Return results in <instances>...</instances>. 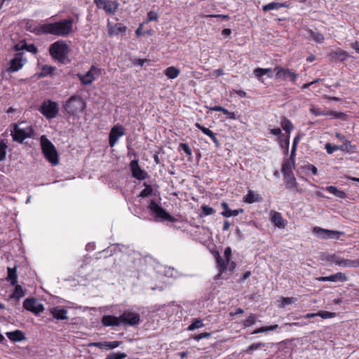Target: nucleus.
Wrapping results in <instances>:
<instances>
[{"label":"nucleus","mask_w":359,"mask_h":359,"mask_svg":"<svg viewBox=\"0 0 359 359\" xmlns=\"http://www.w3.org/2000/svg\"><path fill=\"white\" fill-rule=\"evenodd\" d=\"M65 111L72 116H76L86 108V104L80 95H72L63 105Z\"/></svg>","instance_id":"nucleus-1"},{"label":"nucleus","mask_w":359,"mask_h":359,"mask_svg":"<svg viewBox=\"0 0 359 359\" xmlns=\"http://www.w3.org/2000/svg\"><path fill=\"white\" fill-rule=\"evenodd\" d=\"M48 51L53 59L60 63L65 64L69 48L65 41L59 40L53 43L49 46Z\"/></svg>","instance_id":"nucleus-2"},{"label":"nucleus","mask_w":359,"mask_h":359,"mask_svg":"<svg viewBox=\"0 0 359 359\" xmlns=\"http://www.w3.org/2000/svg\"><path fill=\"white\" fill-rule=\"evenodd\" d=\"M42 153L45 158L53 165L58 164V154L54 144L46 137L42 135L40 138Z\"/></svg>","instance_id":"nucleus-3"},{"label":"nucleus","mask_w":359,"mask_h":359,"mask_svg":"<svg viewBox=\"0 0 359 359\" xmlns=\"http://www.w3.org/2000/svg\"><path fill=\"white\" fill-rule=\"evenodd\" d=\"M22 123H14L11 125V129L13 140L19 143H22L26 138L32 137L34 134V129L32 126L21 127Z\"/></svg>","instance_id":"nucleus-4"},{"label":"nucleus","mask_w":359,"mask_h":359,"mask_svg":"<svg viewBox=\"0 0 359 359\" xmlns=\"http://www.w3.org/2000/svg\"><path fill=\"white\" fill-rule=\"evenodd\" d=\"M73 18H67L52 22V35L67 36L74 32Z\"/></svg>","instance_id":"nucleus-5"},{"label":"nucleus","mask_w":359,"mask_h":359,"mask_svg":"<svg viewBox=\"0 0 359 359\" xmlns=\"http://www.w3.org/2000/svg\"><path fill=\"white\" fill-rule=\"evenodd\" d=\"M148 208L151 214L155 215L156 222L169 221L174 222L176 221L175 218L159 205L156 200H151Z\"/></svg>","instance_id":"nucleus-6"},{"label":"nucleus","mask_w":359,"mask_h":359,"mask_svg":"<svg viewBox=\"0 0 359 359\" xmlns=\"http://www.w3.org/2000/svg\"><path fill=\"white\" fill-rule=\"evenodd\" d=\"M38 110L46 119L50 120L57 116L59 113V105L55 101L46 100L41 103Z\"/></svg>","instance_id":"nucleus-7"},{"label":"nucleus","mask_w":359,"mask_h":359,"mask_svg":"<svg viewBox=\"0 0 359 359\" xmlns=\"http://www.w3.org/2000/svg\"><path fill=\"white\" fill-rule=\"evenodd\" d=\"M276 71L275 77L280 81H290L292 83L295 84L299 74L294 72L292 69L289 68L283 67L281 66H276L274 67Z\"/></svg>","instance_id":"nucleus-8"},{"label":"nucleus","mask_w":359,"mask_h":359,"mask_svg":"<svg viewBox=\"0 0 359 359\" xmlns=\"http://www.w3.org/2000/svg\"><path fill=\"white\" fill-rule=\"evenodd\" d=\"M119 317L121 324L126 325L135 326L140 323V314L130 309L124 311Z\"/></svg>","instance_id":"nucleus-9"},{"label":"nucleus","mask_w":359,"mask_h":359,"mask_svg":"<svg viewBox=\"0 0 359 359\" xmlns=\"http://www.w3.org/2000/svg\"><path fill=\"white\" fill-rule=\"evenodd\" d=\"M26 62L27 59L24 57V53H17L11 60L10 66L6 68V71L10 73L18 72L23 67Z\"/></svg>","instance_id":"nucleus-10"},{"label":"nucleus","mask_w":359,"mask_h":359,"mask_svg":"<svg viewBox=\"0 0 359 359\" xmlns=\"http://www.w3.org/2000/svg\"><path fill=\"white\" fill-rule=\"evenodd\" d=\"M101 74V69L93 65L84 75L79 74L80 81L83 85H90Z\"/></svg>","instance_id":"nucleus-11"},{"label":"nucleus","mask_w":359,"mask_h":359,"mask_svg":"<svg viewBox=\"0 0 359 359\" xmlns=\"http://www.w3.org/2000/svg\"><path fill=\"white\" fill-rule=\"evenodd\" d=\"M313 233H315L318 238L321 239H327V238H339L341 235L343 234V232L335 231V230H329L323 229L319 226H314L313 228Z\"/></svg>","instance_id":"nucleus-12"},{"label":"nucleus","mask_w":359,"mask_h":359,"mask_svg":"<svg viewBox=\"0 0 359 359\" xmlns=\"http://www.w3.org/2000/svg\"><path fill=\"white\" fill-rule=\"evenodd\" d=\"M125 128L120 124L114 126L109 134V145L113 147L117 143L118 139L125 135Z\"/></svg>","instance_id":"nucleus-13"},{"label":"nucleus","mask_w":359,"mask_h":359,"mask_svg":"<svg viewBox=\"0 0 359 359\" xmlns=\"http://www.w3.org/2000/svg\"><path fill=\"white\" fill-rule=\"evenodd\" d=\"M23 307L27 311L34 313L35 315H39L44 311V306L42 304L39 303L35 298H27L23 302Z\"/></svg>","instance_id":"nucleus-14"},{"label":"nucleus","mask_w":359,"mask_h":359,"mask_svg":"<svg viewBox=\"0 0 359 359\" xmlns=\"http://www.w3.org/2000/svg\"><path fill=\"white\" fill-rule=\"evenodd\" d=\"M130 169L132 176L138 180H144L148 176L147 172L140 168L138 159L131 161L130 163Z\"/></svg>","instance_id":"nucleus-15"},{"label":"nucleus","mask_w":359,"mask_h":359,"mask_svg":"<svg viewBox=\"0 0 359 359\" xmlns=\"http://www.w3.org/2000/svg\"><path fill=\"white\" fill-rule=\"evenodd\" d=\"M316 280L320 282H346L348 280V277L346 275L341 272H338L337 273L330 275L329 276H320L316 278Z\"/></svg>","instance_id":"nucleus-16"},{"label":"nucleus","mask_w":359,"mask_h":359,"mask_svg":"<svg viewBox=\"0 0 359 359\" xmlns=\"http://www.w3.org/2000/svg\"><path fill=\"white\" fill-rule=\"evenodd\" d=\"M271 215V222L273 224V225L279 229H284L287 222L286 219H284L281 213L279 212H276L274 210H271L270 212Z\"/></svg>","instance_id":"nucleus-17"},{"label":"nucleus","mask_w":359,"mask_h":359,"mask_svg":"<svg viewBox=\"0 0 359 359\" xmlns=\"http://www.w3.org/2000/svg\"><path fill=\"white\" fill-rule=\"evenodd\" d=\"M50 313L54 318L57 320H63L68 319V311L62 306H57L50 309Z\"/></svg>","instance_id":"nucleus-18"},{"label":"nucleus","mask_w":359,"mask_h":359,"mask_svg":"<svg viewBox=\"0 0 359 359\" xmlns=\"http://www.w3.org/2000/svg\"><path fill=\"white\" fill-rule=\"evenodd\" d=\"M284 180L286 189L299 193L302 192V189L299 188V184L297 183L294 174L284 176Z\"/></svg>","instance_id":"nucleus-19"},{"label":"nucleus","mask_w":359,"mask_h":359,"mask_svg":"<svg viewBox=\"0 0 359 359\" xmlns=\"http://www.w3.org/2000/svg\"><path fill=\"white\" fill-rule=\"evenodd\" d=\"M15 51L26 50L27 51L36 55L38 53V48L34 43L27 44L25 40L20 41L13 46Z\"/></svg>","instance_id":"nucleus-20"},{"label":"nucleus","mask_w":359,"mask_h":359,"mask_svg":"<svg viewBox=\"0 0 359 359\" xmlns=\"http://www.w3.org/2000/svg\"><path fill=\"white\" fill-rule=\"evenodd\" d=\"M102 324L105 327H118L121 325L120 317H116L111 315H106L102 318Z\"/></svg>","instance_id":"nucleus-21"},{"label":"nucleus","mask_w":359,"mask_h":359,"mask_svg":"<svg viewBox=\"0 0 359 359\" xmlns=\"http://www.w3.org/2000/svg\"><path fill=\"white\" fill-rule=\"evenodd\" d=\"M195 126L198 129H199L203 134L208 136L212 140V142L215 143L216 147L218 148L220 147V143H219V140L217 139L215 133H214L209 128L202 126L199 123H196Z\"/></svg>","instance_id":"nucleus-22"},{"label":"nucleus","mask_w":359,"mask_h":359,"mask_svg":"<svg viewBox=\"0 0 359 359\" xmlns=\"http://www.w3.org/2000/svg\"><path fill=\"white\" fill-rule=\"evenodd\" d=\"M306 31L308 34V39L314 41L318 43H323L325 41V37L323 34L314 31L310 28H306Z\"/></svg>","instance_id":"nucleus-23"},{"label":"nucleus","mask_w":359,"mask_h":359,"mask_svg":"<svg viewBox=\"0 0 359 359\" xmlns=\"http://www.w3.org/2000/svg\"><path fill=\"white\" fill-rule=\"evenodd\" d=\"M330 56L332 61L344 62L349 57L348 53L344 50H337L330 53Z\"/></svg>","instance_id":"nucleus-24"},{"label":"nucleus","mask_w":359,"mask_h":359,"mask_svg":"<svg viewBox=\"0 0 359 359\" xmlns=\"http://www.w3.org/2000/svg\"><path fill=\"white\" fill-rule=\"evenodd\" d=\"M35 34L38 36L52 34V22L37 25V30H35Z\"/></svg>","instance_id":"nucleus-25"},{"label":"nucleus","mask_w":359,"mask_h":359,"mask_svg":"<svg viewBox=\"0 0 359 359\" xmlns=\"http://www.w3.org/2000/svg\"><path fill=\"white\" fill-rule=\"evenodd\" d=\"M337 265L343 267L356 268L359 266V259H348L339 257Z\"/></svg>","instance_id":"nucleus-26"},{"label":"nucleus","mask_w":359,"mask_h":359,"mask_svg":"<svg viewBox=\"0 0 359 359\" xmlns=\"http://www.w3.org/2000/svg\"><path fill=\"white\" fill-rule=\"evenodd\" d=\"M119 3L117 0L107 1V4L102 6L106 13L114 15L118 10Z\"/></svg>","instance_id":"nucleus-27"},{"label":"nucleus","mask_w":359,"mask_h":359,"mask_svg":"<svg viewBox=\"0 0 359 359\" xmlns=\"http://www.w3.org/2000/svg\"><path fill=\"white\" fill-rule=\"evenodd\" d=\"M7 337L13 342H18L25 339V334L22 331L17 330L13 332L6 333Z\"/></svg>","instance_id":"nucleus-28"},{"label":"nucleus","mask_w":359,"mask_h":359,"mask_svg":"<svg viewBox=\"0 0 359 359\" xmlns=\"http://www.w3.org/2000/svg\"><path fill=\"white\" fill-rule=\"evenodd\" d=\"M7 271L6 280L9 281L11 285H15L18 283L17 267H8Z\"/></svg>","instance_id":"nucleus-29"},{"label":"nucleus","mask_w":359,"mask_h":359,"mask_svg":"<svg viewBox=\"0 0 359 359\" xmlns=\"http://www.w3.org/2000/svg\"><path fill=\"white\" fill-rule=\"evenodd\" d=\"M288 5L286 3H279L276 1H272L269 4L264 5L262 6V11L264 12L271 10H278L281 8H287Z\"/></svg>","instance_id":"nucleus-30"},{"label":"nucleus","mask_w":359,"mask_h":359,"mask_svg":"<svg viewBox=\"0 0 359 359\" xmlns=\"http://www.w3.org/2000/svg\"><path fill=\"white\" fill-rule=\"evenodd\" d=\"M280 126L282 128L285 130V135H289L290 136V133L294 128L292 123L285 116L281 117Z\"/></svg>","instance_id":"nucleus-31"},{"label":"nucleus","mask_w":359,"mask_h":359,"mask_svg":"<svg viewBox=\"0 0 359 359\" xmlns=\"http://www.w3.org/2000/svg\"><path fill=\"white\" fill-rule=\"evenodd\" d=\"M294 167V165L292 163V161H290V160L285 159L283 162L281 168V172H283V176L294 174L292 171V168Z\"/></svg>","instance_id":"nucleus-32"},{"label":"nucleus","mask_w":359,"mask_h":359,"mask_svg":"<svg viewBox=\"0 0 359 359\" xmlns=\"http://www.w3.org/2000/svg\"><path fill=\"white\" fill-rule=\"evenodd\" d=\"M216 262L219 268V274L217 277L220 276L224 271L227 270L226 259H224L219 253L215 257Z\"/></svg>","instance_id":"nucleus-33"},{"label":"nucleus","mask_w":359,"mask_h":359,"mask_svg":"<svg viewBox=\"0 0 359 359\" xmlns=\"http://www.w3.org/2000/svg\"><path fill=\"white\" fill-rule=\"evenodd\" d=\"M261 200L262 197L259 194H255L252 190L248 191L247 195L244 196V201L249 204L259 202Z\"/></svg>","instance_id":"nucleus-34"},{"label":"nucleus","mask_w":359,"mask_h":359,"mask_svg":"<svg viewBox=\"0 0 359 359\" xmlns=\"http://www.w3.org/2000/svg\"><path fill=\"white\" fill-rule=\"evenodd\" d=\"M326 190L339 198L344 199L346 198V194L334 186H328L326 187Z\"/></svg>","instance_id":"nucleus-35"},{"label":"nucleus","mask_w":359,"mask_h":359,"mask_svg":"<svg viewBox=\"0 0 359 359\" xmlns=\"http://www.w3.org/2000/svg\"><path fill=\"white\" fill-rule=\"evenodd\" d=\"M13 293L11 295V299H20L25 295L26 291L24 290L21 285L16 284Z\"/></svg>","instance_id":"nucleus-36"},{"label":"nucleus","mask_w":359,"mask_h":359,"mask_svg":"<svg viewBox=\"0 0 359 359\" xmlns=\"http://www.w3.org/2000/svg\"><path fill=\"white\" fill-rule=\"evenodd\" d=\"M273 345H274L273 343H269V344L261 343V342L253 343L248 347L247 352L248 353H252L254 351H256L257 349H259V348H262L264 347H267V348L271 347Z\"/></svg>","instance_id":"nucleus-37"},{"label":"nucleus","mask_w":359,"mask_h":359,"mask_svg":"<svg viewBox=\"0 0 359 359\" xmlns=\"http://www.w3.org/2000/svg\"><path fill=\"white\" fill-rule=\"evenodd\" d=\"M127 30V27L123 25L121 23H116L114 27H111L109 30V34H118L121 33H124Z\"/></svg>","instance_id":"nucleus-38"},{"label":"nucleus","mask_w":359,"mask_h":359,"mask_svg":"<svg viewBox=\"0 0 359 359\" xmlns=\"http://www.w3.org/2000/svg\"><path fill=\"white\" fill-rule=\"evenodd\" d=\"M55 70V67L47 65H44L41 67V72L39 73V77H46L49 75H51L54 71Z\"/></svg>","instance_id":"nucleus-39"},{"label":"nucleus","mask_w":359,"mask_h":359,"mask_svg":"<svg viewBox=\"0 0 359 359\" xmlns=\"http://www.w3.org/2000/svg\"><path fill=\"white\" fill-rule=\"evenodd\" d=\"M180 73V69L175 67H169L165 70V76L170 79L177 78Z\"/></svg>","instance_id":"nucleus-40"},{"label":"nucleus","mask_w":359,"mask_h":359,"mask_svg":"<svg viewBox=\"0 0 359 359\" xmlns=\"http://www.w3.org/2000/svg\"><path fill=\"white\" fill-rule=\"evenodd\" d=\"M203 326L204 324L203 323L202 320H201L200 318H194L193 319L191 323L187 327V330L193 331L196 329L203 327Z\"/></svg>","instance_id":"nucleus-41"},{"label":"nucleus","mask_w":359,"mask_h":359,"mask_svg":"<svg viewBox=\"0 0 359 359\" xmlns=\"http://www.w3.org/2000/svg\"><path fill=\"white\" fill-rule=\"evenodd\" d=\"M280 147L282 149L285 148H289L290 146V136L289 135H285L283 136V138H277L276 139Z\"/></svg>","instance_id":"nucleus-42"},{"label":"nucleus","mask_w":359,"mask_h":359,"mask_svg":"<svg viewBox=\"0 0 359 359\" xmlns=\"http://www.w3.org/2000/svg\"><path fill=\"white\" fill-rule=\"evenodd\" d=\"M88 346L97 347L100 349L111 350L110 346H109V341L91 342L88 344Z\"/></svg>","instance_id":"nucleus-43"},{"label":"nucleus","mask_w":359,"mask_h":359,"mask_svg":"<svg viewBox=\"0 0 359 359\" xmlns=\"http://www.w3.org/2000/svg\"><path fill=\"white\" fill-rule=\"evenodd\" d=\"M144 189H142L140 193V196L142 198H146L150 196L153 192L152 187L147 184V182L144 183Z\"/></svg>","instance_id":"nucleus-44"},{"label":"nucleus","mask_w":359,"mask_h":359,"mask_svg":"<svg viewBox=\"0 0 359 359\" xmlns=\"http://www.w3.org/2000/svg\"><path fill=\"white\" fill-rule=\"evenodd\" d=\"M339 150L341 151H346V152H353L354 151V149H355V146H353L351 144V142L347 140H345L344 142L343 143V144L340 145L339 147Z\"/></svg>","instance_id":"nucleus-45"},{"label":"nucleus","mask_w":359,"mask_h":359,"mask_svg":"<svg viewBox=\"0 0 359 359\" xmlns=\"http://www.w3.org/2000/svg\"><path fill=\"white\" fill-rule=\"evenodd\" d=\"M127 354L123 352H111L104 359H125Z\"/></svg>","instance_id":"nucleus-46"},{"label":"nucleus","mask_w":359,"mask_h":359,"mask_svg":"<svg viewBox=\"0 0 359 359\" xmlns=\"http://www.w3.org/2000/svg\"><path fill=\"white\" fill-rule=\"evenodd\" d=\"M326 116H332L334 118H344L346 115L343 112L327 110L326 111Z\"/></svg>","instance_id":"nucleus-47"},{"label":"nucleus","mask_w":359,"mask_h":359,"mask_svg":"<svg viewBox=\"0 0 359 359\" xmlns=\"http://www.w3.org/2000/svg\"><path fill=\"white\" fill-rule=\"evenodd\" d=\"M221 206L223 209V211L221 212V215L223 216V217H230L231 215H229V213H231L232 212V210H231L229 208V205L226 202H222L221 203Z\"/></svg>","instance_id":"nucleus-48"},{"label":"nucleus","mask_w":359,"mask_h":359,"mask_svg":"<svg viewBox=\"0 0 359 359\" xmlns=\"http://www.w3.org/2000/svg\"><path fill=\"white\" fill-rule=\"evenodd\" d=\"M318 316L323 319L334 318L337 313L334 312H330L327 311H320L318 312Z\"/></svg>","instance_id":"nucleus-49"},{"label":"nucleus","mask_w":359,"mask_h":359,"mask_svg":"<svg viewBox=\"0 0 359 359\" xmlns=\"http://www.w3.org/2000/svg\"><path fill=\"white\" fill-rule=\"evenodd\" d=\"M297 301L296 297H282L281 307H285L287 305L292 304Z\"/></svg>","instance_id":"nucleus-50"},{"label":"nucleus","mask_w":359,"mask_h":359,"mask_svg":"<svg viewBox=\"0 0 359 359\" xmlns=\"http://www.w3.org/2000/svg\"><path fill=\"white\" fill-rule=\"evenodd\" d=\"M201 211L203 216L210 215L215 212V210L214 208L206 205L201 206Z\"/></svg>","instance_id":"nucleus-51"},{"label":"nucleus","mask_w":359,"mask_h":359,"mask_svg":"<svg viewBox=\"0 0 359 359\" xmlns=\"http://www.w3.org/2000/svg\"><path fill=\"white\" fill-rule=\"evenodd\" d=\"M179 149L183 151L187 156L190 157L192 156L191 149L189 144L187 143H181L179 145Z\"/></svg>","instance_id":"nucleus-52"},{"label":"nucleus","mask_w":359,"mask_h":359,"mask_svg":"<svg viewBox=\"0 0 359 359\" xmlns=\"http://www.w3.org/2000/svg\"><path fill=\"white\" fill-rule=\"evenodd\" d=\"M309 110L314 116H326V111L321 110L319 107H311Z\"/></svg>","instance_id":"nucleus-53"},{"label":"nucleus","mask_w":359,"mask_h":359,"mask_svg":"<svg viewBox=\"0 0 359 359\" xmlns=\"http://www.w3.org/2000/svg\"><path fill=\"white\" fill-rule=\"evenodd\" d=\"M339 146H338V145H334V144H332L330 143H327L325 145V149H326V151L327 154H332L335 151L339 150Z\"/></svg>","instance_id":"nucleus-54"},{"label":"nucleus","mask_w":359,"mask_h":359,"mask_svg":"<svg viewBox=\"0 0 359 359\" xmlns=\"http://www.w3.org/2000/svg\"><path fill=\"white\" fill-rule=\"evenodd\" d=\"M7 145L3 141L0 142V161L6 158Z\"/></svg>","instance_id":"nucleus-55"},{"label":"nucleus","mask_w":359,"mask_h":359,"mask_svg":"<svg viewBox=\"0 0 359 359\" xmlns=\"http://www.w3.org/2000/svg\"><path fill=\"white\" fill-rule=\"evenodd\" d=\"M269 133L275 136H277V138H283V136L285 135V134L282 133L280 128L269 129Z\"/></svg>","instance_id":"nucleus-56"},{"label":"nucleus","mask_w":359,"mask_h":359,"mask_svg":"<svg viewBox=\"0 0 359 359\" xmlns=\"http://www.w3.org/2000/svg\"><path fill=\"white\" fill-rule=\"evenodd\" d=\"M253 74L258 79L259 81L263 82L262 81V76L265 75L264 74V68H256L253 71Z\"/></svg>","instance_id":"nucleus-57"},{"label":"nucleus","mask_w":359,"mask_h":359,"mask_svg":"<svg viewBox=\"0 0 359 359\" xmlns=\"http://www.w3.org/2000/svg\"><path fill=\"white\" fill-rule=\"evenodd\" d=\"M210 335L211 333L210 332H203L198 334H194L192 336V338L196 341H200L202 339L208 338L209 337H210Z\"/></svg>","instance_id":"nucleus-58"},{"label":"nucleus","mask_w":359,"mask_h":359,"mask_svg":"<svg viewBox=\"0 0 359 359\" xmlns=\"http://www.w3.org/2000/svg\"><path fill=\"white\" fill-rule=\"evenodd\" d=\"M255 317L253 315H250L244 321V325L245 327H250L255 323Z\"/></svg>","instance_id":"nucleus-59"},{"label":"nucleus","mask_w":359,"mask_h":359,"mask_svg":"<svg viewBox=\"0 0 359 359\" xmlns=\"http://www.w3.org/2000/svg\"><path fill=\"white\" fill-rule=\"evenodd\" d=\"M26 29L35 34V30H37V25L33 22H27Z\"/></svg>","instance_id":"nucleus-60"},{"label":"nucleus","mask_w":359,"mask_h":359,"mask_svg":"<svg viewBox=\"0 0 359 359\" xmlns=\"http://www.w3.org/2000/svg\"><path fill=\"white\" fill-rule=\"evenodd\" d=\"M133 64L134 65H138L142 67L146 62L148 61L147 59H139V58H135L131 60Z\"/></svg>","instance_id":"nucleus-61"},{"label":"nucleus","mask_w":359,"mask_h":359,"mask_svg":"<svg viewBox=\"0 0 359 359\" xmlns=\"http://www.w3.org/2000/svg\"><path fill=\"white\" fill-rule=\"evenodd\" d=\"M224 255L226 262H229L230 259H231V248L230 247H227L225 248Z\"/></svg>","instance_id":"nucleus-62"},{"label":"nucleus","mask_w":359,"mask_h":359,"mask_svg":"<svg viewBox=\"0 0 359 359\" xmlns=\"http://www.w3.org/2000/svg\"><path fill=\"white\" fill-rule=\"evenodd\" d=\"M158 18L157 13L154 11H151L147 13V19L149 21L157 20Z\"/></svg>","instance_id":"nucleus-63"},{"label":"nucleus","mask_w":359,"mask_h":359,"mask_svg":"<svg viewBox=\"0 0 359 359\" xmlns=\"http://www.w3.org/2000/svg\"><path fill=\"white\" fill-rule=\"evenodd\" d=\"M306 169L307 171H311V173L313 175H318V169L317 168L312 165V164H308L306 166Z\"/></svg>","instance_id":"nucleus-64"}]
</instances>
